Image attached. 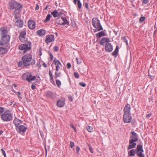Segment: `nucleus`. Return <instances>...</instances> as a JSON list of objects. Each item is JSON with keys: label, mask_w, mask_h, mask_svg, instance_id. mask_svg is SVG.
<instances>
[{"label": "nucleus", "mask_w": 157, "mask_h": 157, "mask_svg": "<svg viewBox=\"0 0 157 157\" xmlns=\"http://www.w3.org/2000/svg\"><path fill=\"white\" fill-rule=\"evenodd\" d=\"M86 128L87 131L89 132H92L93 131V128L92 127L90 126H87Z\"/></svg>", "instance_id": "36"}, {"label": "nucleus", "mask_w": 157, "mask_h": 157, "mask_svg": "<svg viewBox=\"0 0 157 157\" xmlns=\"http://www.w3.org/2000/svg\"><path fill=\"white\" fill-rule=\"evenodd\" d=\"M110 42H109L107 44H105V50L109 52H111L113 49V46Z\"/></svg>", "instance_id": "12"}, {"label": "nucleus", "mask_w": 157, "mask_h": 157, "mask_svg": "<svg viewBox=\"0 0 157 157\" xmlns=\"http://www.w3.org/2000/svg\"><path fill=\"white\" fill-rule=\"evenodd\" d=\"M71 127L73 128L74 129L75 132L76 131V128L73 125H71Z\"/></svg>", "instance_id": "61"}, {"label": "nucleus", "mask_w": 157, "mask_h": 157, "mask_svg": "<svg viewBox=\"0 0 157 157\" xmlns=\"http://www.w3.org/2000/svg\"><path fill=\"white\" fill-rule=\"evenodd\" d=\"M7 50L6 48H4L0 45V54H3L6 53Z\"/></svg>", "instance_id": "23"}, {"label": "nucleus", "mask_w": 157, "mask_h": 157, "mask_svg": "<svg viewBox=\"0 0 157 157\" xmlns=\"http://www.w3.org/2000/svg\"><path fill=\"white\" fill-rule=\"evenodd\" d=\"M13 86L14 87H17V86L16 84H13Z\"/></svg>", "instance_id": "64"}, {"label": "nucleus", "mask_w": 157, "mask_h": 157, "mask_svg": "<svg viewBox=\"0 0 157 157\" xmlns=\"http://www.w3.org/2000/svg\"><path fill=\"white\" fill-rule=\"evenodd\" d=\"M27 129V128L24 125H20L16 128V130L19 133L22 134L24 133Z\"/></svg>", "instance_id": "9"}, {"label": "nucleus", "mask_w": 157, "mask_h": 157, "mask_svg": "<svg viewBox=\"0 0 157 157\" xmlns=\"http://www.w3.org/2000/svg\"><path fill=\"white\" fill-rule=\"evenodd\" d=\"M51 13L53 16L55 18L59 17L61 14V13L58 12L57 10H55L51 12Z\"/></svg>", "instance_id": "20"}, {"label": "nucleus", "mask_w": 157, "mask_h": 157, "mask_svg": "<svg viewBox=\"0 0 157 157\" xmlns=\"http://www.w3.org/2000/svg\"><path fill=\"white\" fill-rule=\"evenodd\" d=\"M49 74L50 77V80H53V78L52 76V73L51 72V71L50 70L49 71Z\"/></svg>", "instance_id": "38"}, {"label": "nucleus", "mask_w": 157, "mask_h": 157, "mask_svg": "<svg viewBox=\"0 0 157 157\" xmlns=\"http://www.w3.org/2000/svg\"><path fill=\"white\" fill-rule=\"evenodd\" d=\"M136 155L139 157H144V155L143 152L144 151L142 148V147L141 145H138L136 148Z\"/></svg>", "instance_id": "7"}, {"label": "nucleus", "mask_w": 157, "mask_h": 157, "mask_svg": "<svg viewBox=\"0 0 157 157\" xmlns=\"http://www.w3.org/2000/svg\"><path fill=\"white\" fill-rule=\"evenodd\" d=\"M55 40L54 36L53 35H47L46 37L45 42L46 43L48 44L52 42H53Z\"/></svg>", "instance_id": "10"}, {"label": "nucleus", "mask_w": 157, "mask_h": 157, "mask_svg": "<svg viewBox=\"0 0 157 157\" xmlns=\"http://www.w3.org/2000/svg\"><path fill=\"white\" fill-rule=\"evenodd\" d=\"M75 77L76 78H78V74L77 72H75L74 74Z\"/></svg>", "instance_id": "41"}, {"label": "nucleus", "mask_w": 157, "mask_h": 157, "mask_svg": "<svg viewBox=\"0 0 157 157\" xmlns=\"http://www.w3.org/2000/svg\"><path fill=\"white\" fill-rule=\"evenodd\" d=\"M119 47L117 46L116 47L115 49L112 53V55L116 56H117L118 52Z\"/></svg>", "instance_id": "27"}, {"label": "nucleus", "mask_w": 157, "mask_h": 157, "mask_svg": "<svg viewBox=\"0 0 157 157\" xmlns=\"http://www.w3.org/2000/svg\"><path fill=\"white\" fill-rule=\"evenodd\" d=\"M53 63H54L56 65H60L62 66V64L59 61V60H57L56 59H55L53 61Z\"/></svg>", "instance_id": "34"}, {"label": "nucleus", "mask_w": 157, "mask_h": 157, "mask_svg": "<svg viewBox=\"0 0 157 157\" xmlns=\"http://www.w3.org/2000/svg\"><path fill=\"white\" fill-rule=\"evenodd\" d=\"M13 122L16 127L17 128L20 126L19 125L22 123V121L15 117Z\"/></svg>", "instance_id": "18"}, {"label": "nucleus", "mask_w": 157, "mask_h": 157, "mask_svg": "<svg viewBox=\"0 0 157 157\" xmlns=\"http://www.w3.org/2000/svg\"><path fill=\"white\" fill-rule=\"evenodd\" d=\"M56 83L57 86L59 87L61 85V82L59 80H56Z\"/></svg>", "instance_id": "37"}, {"label": "nucleus", "mask_w": 157, "mask_h": 157, "mask_svg": "<svg viewBox=\"0 0 157 157\" xmlns=\"http://www.w3.org/2000/svg\"><path fill=\"white\" fill-rule=\"evenodd\" d=\"M148 76L150 77V78L151 79H152L154 77V76H153V75H150V74L149 73H148Z\"/></svg>", "instance_id": "50"}, {"label": "nucleus", "mask_w": 157, "mask_h": 157, "mask_svg": "<svg viewBox=\"0 0 157 157\" xmlns=\"http://www.w3.org/2000/svg\"><path fill=\"white\" fill-rule=\"evenodd\" d=\"M67 66L68 69H69L71 67V64L70 63H68L67 64Z\"/></svg>", "instance_id": "47"}, {"label": "nucleus", "mask_w": 157, "mask_h": 157, "mask_svg": "<svg viewBox=\"0 0 157 157\" xmlns=\"http://www.w3.org/2000/svg\"><path fill=\"white\" fill-rule=\"evenodd\" d=\"M1 150L2 151V153L3 154V155H4V157H6V154L5 151L2 149H1Z\"/></svg>", "instance_id": "43"}, {"label": "nucleus", "mask_w": 157, "mask_h": 157, "mask_svg": "<svg viewBox=\"0 0 157 157\" xmlns=\"http://www.w3.org/2000/svg\"><path fill=\"white\" fill-rule=\"evenodd\" d=\"M53 50L54 51L57 52L59 50V48L57 46H55L53 48Z\"/></svg>", "instance_id": "40"}, {"label": "nucleus", "mask_w": 157, "mask_h": 157, "mask_svg": "<svg viewBox=\"0 0 157 157\" xmlns=\"http://www.w3.org/2000/svg\"><path fill=\"white\" fill-rule=\"evenodd\" d=\"M105 36V33L103 31H101L96 34L97 37L99 38Z\"/></svg>", "instance_id": "29"}, {"label": "nucleus", "mask_w": 157, "mask_h": 157, "mask_svg": "<svg viewBox=\"0 0 157 157\" xmlns=\"http://www.w3.org/2000/svg\"><path fill=\"white\" fill-rule=\"evenodd\" d=\"M76 151L77 154H78V146L76 147Z\"/></svg>", "instance_id": "60"}, {"label": "nucleus", "mask_w": 157, "mask_h": 157, "mask_svg": "<svg viewBox=\"0 0 157 157\" xmlns=\"http://www.w3.org/2000/svg\"><path fill=\"white\" fill-rule=\"evenodd\" d=\"M109 42H110V40L109 39L104 37L101 40L100 44L101 45H102L105 43V44H107Z\"/></svg>", "instance_id": "22"}, {"label": "nucleus", "mask_w": 157, "mask_h": 157, "mask_svg": "<svg viewBox=\"0 0 157 157\" xmlns=\"http://www.w3.org/2000/svg\"><path fill=\"white\" fill-rule=\"evenodd\" d=\"M70 146L71 148H72L74 146V143L73 142H71L70 143Z\"/></svg>", "instance_id": "45"}, {"label": "nucleus", "mask_w": 157, "mask_h": 157, "mask_svg": "<svg viewBox=\"0 0 157 157\" xmlns=\"http://www.w3.org/2000/svg\"><path fill=\"white\" fill-rule=\"evenodd\" d=\"M7 6L8 9L10 10H13L15 9L16 10H20L22 8L21 5L13 0H11L9 1Z\"/></svg>", "instance_id": "2"}, {"label": "nucleus", "mask_w": 157, "mask_h": 157, "mask_svg": "<svg viewBox=\"0 0 157 157\" xmlns=\"http://www.w3.org/2000/svg\"><path fill=\"white\" fill-rule=\"evenodd\" d=\"M1 38V40L0 41V44L2 45L9 42L10 39V36L9 35L3 36Z\"/></svg>", "instance_id": "8"}, {"label": "nucleus", "mask_w": 157, "mask_h": 157, "mask_svg": "<svg viewBox=\"0 0 157 157\" xmlns=\"http://www.w3.org/2000/svg\"><path fill=\"white\" fill-rule=\"evenodd\" d=\"M77 2V3L78 6V0H73V2L75 4H76Z\"/></svg>", "instance_id": "44"}, {"label": "nucleus", "mask_w": 157, "mask_h": 157, "mask_svg": "<svg viewBox=\"0 0 157 157\" xmlns=\"http://www.w3.org/2000/svg\"><path fill=\"white\" fill-rule=\"evenodd\" d=\"M148 2V0H143L142 3L144 4H146Z\"/></svg>", "instance_id": "48"}, {"label": "nucleus", "mask_w": 157, "mask_h": 157, "mask_svg": "<svg viewBox=\"0 0 157 157\" xmlns=\"http://www.w3.org/2000/svg\"><path fill=\"white\" fill-rule=\"evenodd\" d=\"M60 68V67L59 65H56V70L57 71H59V69Z\"/></svg>", "instance_id": "49"}, {"label": "nucleus", "mask_w": 157, "mask_h": 157, "mask_svg": "<svg viewBox=\"0 0 157 157\" xmlns=\"http://www.w3.org/2000/svg\"><path fill=\"white\" fill-rule=\"evenodd\" d=\"M136 149H132L130 151H128V157H130L132 156H134L136 153Z\"/></svg>", "instance_id": "21"}, {"label": "nucleus", "mask_w": 157, "mask_h": 157, "mask_svg": "<svg viewBox=\"0 0 157 157\" xmlns=\"http://www.w3.org/2000/svg\"><path fill=\"white\" fill-rule=\"evenodd\" d=\"M89 150L91 153H93V148L91 147L90 146L89 147Z\"/></svg>", "instance_id": "51"}, {"label": "nucleus", "mask_w": 157, "mask_h": 157, "mask_svg": "<svg viewBox=\"0 0 157 157\" xmlns=\"http://www.w3.org/2000/svg\"><path fill=\"white\" fill-rule=\"evenodd\" d=\"M85 7L87 8V9H88V4L87 3H86V4H85Z\"/></svg>", "instance_id": "56"}, {"label": "nucleus", "mask_w": 157, "mask_h": 157, "mask_svg": "<svg viewBox=\"0 0 157 157\" xmlns=\"http://www.w3.org/2000/svg\"><path fill=\"white\" fill-rule=\"evenodd\" d=\"M145 20V17H141L140 19V22H143Z\"/></svg>", "instance_id": "39"}, {"label": "nucleus", "mask_w": 157, "mask_h": 157, "mask_svg": "<svg viewBox=\"0 0 157 157\" xmlns=\"http://www.w3.org/2000/svg\"><path fill=\"white\" fill-rule=\"evenodd\" d=\"M130 105L129 104H127L124 107V114H130Z\"/></svg>", "instance_id": "17"}, {"label": "nucleus", "mask_w": 157, "mask_h": 157, "mask_svg": "<svg viewBox=\"0 0 157 157\" xmlns=\"http://www.w3.org/2000/svg\"><path fill=\"white\" fill-rule=\"evenodd\" d=\"M26 34V32L25 31H23L20 33L19 38L21 42H24L26 40L25 36Z\"/></svg>", "instance_id": "13"}, {"label": "nucleus", "mask_w": 157, "mask_h": 157, "mask_svg": "<svg viewBox=\"0 0 157 157\" xmlns=\"http://www.w3.org/2000/svg\"><path fill=\"white\" fill-rule=\"evenodd\" d=\"M79 85L83 87H84L86 86V84L83 83V82H82L79 83Z\"/></svg>", "instance_id": "42"}, {"label": "nucleus", "mask_w": 157, "mask_h": 157, "mask_svg": "<svg viewBox=\"0 0 157 157\" xmlns=\"http://www.w3.org/2000/svg\"><path fill=\"white\" fill-rule=\"evenodd\" d=\"M4 109L3 108L0 107V113H3L4 112Z\"/></svg>", "instance_id": "46"}, {"label": "nucleus", "mask_w": 157, "mask_h": 157, "mask_svg": "<svg viewBox=\"0 0 157 157\" xmlns=\"http://www.w3.org/2000/svg\"><path fill=\"white\" fill-rule=\"evenodd\" d=\"M132 118L129 114H124L123 120L124 122L126 123H129L131 122Z\"/></svg>", "instance_id": "11"}, {"label": "nucleus", "mask_w": 157, "mask_h": 157, "mask_svg": "<svg viewBox=\"0 0 157 157\" xmlns=\"http://www.w3.org/2000/svg\"><path fill=\"white\" fill-rule=\"evenodd\" d=\"M49 7V6L48 5H47L46 7H45L44 9L45 10H46Z\"/></svg>", "instance_id": "63"}, {"label": "nucleus", "mask_w": 157, "mask_h": 157, "mask_svg": "<svg viewBox=\"0 0 157 157\" xmlns=\"http://www.w3.org/2000/svg\"><path fill=\"white\" fill-rule=\"evenodd\" d=\"M132 135L130 137V140H132L134 141H138L137 138L138 136L136 133L134 131H132L131 132Z\"/></svg>", "instance_id": "16"}, {"label": "nucleus", "mask_w": 157, "mask_h": 157, "mask_svg": "<svg viewBox=\"0 0 157 157\" xmlns=\"http://www.w3.org/2000/svg\"><path fill=\"white\" fill-rule=\"evenodd\" d=\"M122 40L125 43L127 46H128V40H126L125 36H124L122 37Z\"/></svg>", "instance_id": "35"}, {"label": "nucleus", "mask_w": 157, "mask_h": 157, "mask_svg": "<svg viewBox=\"0 0 157 157\" xmlns=\"http://www.w3.org/2000/svg\"><path fill=\"white\" fill-rule=\"evenodd\" d=\"M62 20V22L64 24V25L65 24H67L68 23V22L67 20V19L66 17H62L61 18Z\"/></svg>", "instance_id": "32"}, {"label": "nucleus", "mask_w": 157, "mask_h": 157, "mask_svg": "<svg viewBox=\"0 0 157 157\" xmlns=\"http://www.w3.org/2000/svg\"><path fill=\"white\" fill-rule=\"evenodd\" d=\"M151 115V113L148 114L146 115V117L147 118L149 117Z\"/></svg>", "instance_id": "53"}, {"label": "nucleus", "mask_w": 157, "mask_h": 157, "mask_svg": "<svg viewBox=\"0 0 157 157\" xmlns=\"http://www.w3.org/2000/svg\"><path fill=\"white\" fill-rule=\"evenodd\" d=\"M46 95L48 97L52 98L53 96V93L51 91H48L46 92Z\"/></svg>", "instance_id": "30"}, {"label": "nucleus", "mask_w": 157, "mask_h": 157, "mask_svg": "<svg viewBox=\"0 0 157 157\" xmlns=\"http://www.w3.org/2000/svg\"><path fill=\"white\" fill-rule=\"evenodd\" d=\"M50 56L51 59V60H52L53 59V56L52 55V54H51L50 55Z\"/></svg>", "instance_id": "59"}, {"label": "nucleus", "mask_w": 157, "mask_h": 157, "mask_svg": "<svg viewBox=\"0 0 157 157\" xmlns=\"http://www.w3.org/2000/svg\"><path fill=\"white\" fill-rule=\"evenodd\" d=\"M17 93L18 94V97L20 98H22L20 96V95H21V93L20 92H18Z\"/></svg>", "instance_id": "54"}, {"label": "nucleus", "mask_w": 157, "mask_h": 157, "mask_svg": "<svg viewBox=\"0 0 157 157\" xmlns=\"http://www.w3.org/2000/svg\"><path fill=\"white\" fill-rule=\"evenodd\" d=\"M51 17V15L50 14H48L47 15L46 18L44 21V22H46L49 21Z\"/></svg>", "instance_id": "31"}, {"label": "nucleus", "mask_w": 157, "mask_h": 157, "mask_svg": "<svg viewBox=\"0 0 157 157\" xmlns=\"http://www.w3.org/2000/svg\"><path fill=\"white\" fill-rule=\"evenodd\" d=\"M39 9V6L38 4H37L36 6L35 9L36 10H38Z\"/></svg>", "instance_id": "55"}, {"label": "nucleus", "mask_w": 157, "mask_h": 157, "mask_svg": "<svg viewBox=\"0 0 157 157\" xmlns=\"http://www.w3.org/2000/svg\"><path fill=\"white\" fill-rule=\"evenodd\" d=\"M31 43L30 42H29L27 43L20 45L19 46L20 50L24 51V52L29 51L31 48Z\"/></svg>", "instance_id": "6"}, {"label": "nucleus", "mask_w": 157, "mask_h": 157, "mask_svg": "<svg viewBox=\"0 0 157 157\" xmlns=\"http://www.w3.org/2000/svg\"><path fill=\"white\" fill-rule=\"evenodd\" d=\"M82 4L79 1V9H80L81 7Z\"/></svg>", "instance_id": "62"}, {"label": "nucleus", "mask_w": 157, "mask_h": 157, "mask_svg": "<svg viewBox=\"0 0 157 157\" xmlns=\"http://www.w3.org/2000/svg\"><path fill=\"white\" fill-rule=\"evenodd\" d=\"M92 23L93 26L97 30H95V32L100 31L103 30V28L101 25L100 21L96 18H94L92 19Z\"/></svg>", "instance_id": "3"}, {"label": "nucleus", "mask_w": 157, "mask_h": 157, "mask_svg": "<svg viewBox=\"0 0 157 157\" xmlns=\"http://www.w3.org/2000/svg\"><path fill=\"white\" fill-rule=\"evenodd\" d=\"M64 102L62 100L58 101L57 102V105L59 107H63L64 105Z\"/></svg>", "instance_id": "26"}, {"label": "nucleus", "mask_w": 157, "mask_h": 157, "mask_svg": "<svg viewBox=\"0 0 157 157\" xmlns=\"http://www.w3.org/2000/svg\"><path fill=\"white\" fill-rule=\"evenodd\" d=\"M16 25L17 26L21 27L23 26V22L21 20H18L16 21Z\"/></svg>", "instance_id": "25"}, {"label": "nucleus", "mask_w": 157, "mask_h": 157, "mask_svg": "<svg viewBox=\"0 0 157 157\" xmlns=\"http://www.w3.org/2000/svg\"><path fill=\"white\" fill-rule=\"evenodd\" d=\"M37 33L39 36H42L45 34V31L43 29H40L37 31Z\"/></svg>", "instance_id": "24"}, {"label": "nucleus", "mask_w": 157, "mask_h": 157, "mask_svg": "<svg viewBox=\"0 0 157 157\" xmlns=\"http://www.w3.org/2000/svg\"><path fill=\"white\" fill-rule=\"evenodd\" d=\"M35 60L32 59V56L30 54L24 55L22 58V61H19L18 63L19 67H22L28 68L30 65H32L35 63Z\"/></svg>", "instance_id": "1"}, {"label": "nucleus", "mask_w": 157, "mask_h": 157, "mask_svg": "<svg viewBox=\"0 0 157 157\" xmlns=\"http://www.w3.org/2000/svg\"><path fill=\"white\" fill-rule=\"evenodd\" d=\"M43 67H47V66L46 64L45 63H44L43 64Z\"/></svg>", "instance_id": "58"}, {"label": "nucleus", "mask_w": 157, "mask_h": 157, "mask_svg": "<svg viewBox=\"0 0 157 157\" xmlns=\"http://www.w3.org/2000/svg\"><path fill=\"white\" fill-rule=\"evenodd\" d=\"M0 31L1 37L8 35H7L8 31L4 27H1L0 29Z\"/></svg>", "instance_id": "15"}, {"label": "nucleus", "mask_w": 157, "mask_h": 157, "mask_svg": "<svg viewBox=\"0 0 157 157\" xmlns=\"http://www.w3.org/2000/svg\"><path fill=\"white\" fill-rule=\"evenodd\" d=\"M23 79L26 80L28 82L31 81H34L36 78L35 76H33L30 72H27L24 73L22 76Z\"/></svg>", "instance_id": "5"}, {"label": "nucleus", "mask_w": 157, "mask_h": 157, "mask_svg": "<svg viewBox=\"0 0 157 157\" xmlns=\"http://www.w3.org/2000/svg\"><path fill=\"white\" fill-rule=\"evenodd\" d=\"M28 25L29 27L31 29H34L35 28V23L32 20H29V21L28 23Z\"/></svg>", "instance_id": "19"}, {"label": "nucleus", "mask_w": 157, "mask_h": 157, "mask_svg": "<svg viewBox=\"0 0 157 157\" xmlns=\"http://www.w3.org/2000/svg\"><path fill=\"white\" fill-rule=\"evenodd\" d=\"M61 75V73L59 72H58L56 71L55 72V75L54 76L55 78L56 79L58 77H60Z\"/></svg>", "instance_id": "33"}, {"label": "nucleus", "mask_w": 157, "mask_h": 157, "mask_svg": "<svg viewBox=\"0 0 157 157\" xmlns=\"http://www.w3.org/2000/svg\"><path fill=\"white\" fill-rule=\"evenodd\" d=\"M31 88L33 90H34L36 88V86L34 85L33 84L31 85Z\"/></svg>", "instance_id": "52"}, {"label": "nucleus", "mask_w": 157, "mask_h": 157, "mask_svg": "<svg viewBox=\"0 0 157 157\" xmlns=\"http://www.w3.org/2000/svg\"><path fill=\"white\" fill-rule=\"evenodd\" d=\"M56 22L57 24L64 25V24L63 23L62 20L61 18H58L56 19Z\"/></svg>", "instance_id": "28"}, {"label": "nucleus", "mask_w": 157, "mask_h": 157, "mask_svg": "<svg viewBox=\"0 0 157 157\" xmlns=\"http://www.w3.org/2000/svg\"><path fill=\"white\" fill-rule=\"evenodd\" d=\"M68 98H69V99L71 101H73V98H72V97L71 96H69Z\"/></svg>", "instance_id": "57"}, {"label": "nucleus", "mask_w": 157, "mask_h": 157, "mask_svg": "<svg viewBox=\"0 0 157 157\" xmlns=\"http://www.w3.org/2000/svg\"><path fill=\"white\" fill-rule=\"evenodd\" d=\"M1 118L4 121H10L12 119V115L9 111H6L1 115Z\"/></svg>", "instance_id": "4"}, {"label": "nucleus", "mask_w": 157, "mask_h": 157, "mask_svg": "<svg viewBox=\"0 0 157 157\" xmlns=\"http://www.w3.org/2000/svg\"><path fill=\"white\" fill-rule=\"evenodd\" d=\"M136 141H132V140H129V146L128 147V150L132 149L134 148L136 145V144L135 143Z\"/></svg>", "instance_id": "14"}]
</instances>
